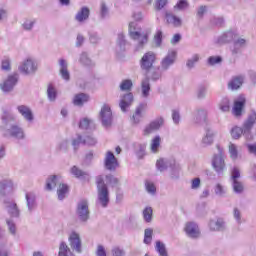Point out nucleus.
<instances>
[{
  "label": "nucleus",
  "instance_id": "6",
  "mask_svg": "<svg viewBox=\"0 0 256 256\" xmlns=\"http://www.w3.org/2000/svg\"><path fill=\"white\" fill-rule=\"evenodd\" d=\"M76 215L81 223H87V221H89L91 212L89 211V202L86 199H82L78 202Z\"/></svg>",
  "mask_w": 256,
  "mask_h": 256
},
{
  "label": "nucleus",
  "instance_id": "12",
  "mask_svg": "<svg viewBox=\"0 0 256 256\" xmlns=\"http://www.w3.org/2000/svg\"><path fill=\"white\" fill-rule=\"evenodd\" d=\"M256 121V111L251 110V112L248 115L247 120L244 123V137L246 139H253V136H251V129H253V125H255Z\"/></svg>",
  "mask_w": 256,
  "mask_h": 256
},
{
  "label": "nucleus",
  "instance_id": "13",
  "mask_svg": "<svg viewBox=\"0 0 256 256\" xmlns=\"http://www.w3.org/2000/svg\"><path fill=\"white\" fill-rule=\"evenodd\" d=\"M104 166L107 171H116L119 167V160L115 157V154L111 151H107L104 158Z\"/></svg>",
  "mask_w": 256,
  "mask_h": 256
},
{
  "label": "nucleus",
  "instance_id": "48",
  "mask_svg": "<svg viewBox=\"0 0 256 256\" xmlns=\"http://www.w3.org/2000/svg\"><path fill=\"white\" fill-rule=\"evenodd\" d=\"M214 193L218 197H225V195H227V188L221 184H216L214 187Z\"/></svg>",
  "mask_w": 256,
  "mask_h": 256
},
{
  "label": "nucleus",
  "instance_id": "60",
  "mask_svg": "<svg viewBox=\"0 0 256 256\" xmlns=\"http://www.w3.org/2000/svg\"><path fill=\"white\" fill-rule=\"evenodd\" d=\"M145 187L147 193H150V195H155V193L157 192V188L155 187V184H153L152 182L147 181L145 183Z\"/></svg>",
  "mask_w": 256,
  "mask_h": 256
},
{
  "label": "nucleus",
  "instance_id": "58",
  "mask_svg": "<svg viewBox=\"0 0 256 256\" xmlns=\"http://www.w3.org/2000/svg\"><path fill=\"white\" fill-rule=\"evenodd\" d=\"M239 179H241V172L239 168L234 167L231 171L230 181H239Z\"/></svg>",
  "mask_w": 256,
  "mask_h": 256
},
{
  "label": "nucleus",
  "instance_id": "35",
  "mask_svg": "<svg viewBox=\"0 0 256 256\" xmlns=\"http://www.w3.org/2000/svg\"><path fill=\"white\" fill-rule=\"evenodd\" d=\"M58 256H75V254H73L67 243L61 242L59 245Z\"/></svg>",
  "mask_w": 256,
  "mask_h": 256
},
{
  "label": "nucleus",
  "instance_id": "26",
  "mask_svg": "<svg viewBox=\"0 0 256 256\" xmlns=\"http://www.w3.org/2000/svg\"><path fill=\"white\" fill-rule=\"evenodd\" d=\"M59 73L62 79L64 81H69L71 79V74L69 73V65L67 64V61L65 59H60L59 60Z\"/></svg>",
  "mask_w": 256,
  "mask_h": 256
},
{
  "label": "nucleus",
  "instance_id": "29",
  "mask_svg": "<svg viewBox=\"0 0 256 256\" xmlns=\"http://www.w3.org/2000/svg\"><path fill=\"white\" fill-rule=\"evenodd\" d=\"M215 139V132L211 129H207L205 135L202 138L201 145L202 147H209Z\"/></svg>",
  "mask_w": 256,
  "mask_h": 256
},
{
  "label": "nucleus",
  "instance_id": "39",
  "mask_svg": "<svg viewBox=\"0 0 256 256\" xmlns=\"http://www.w3.org/2000/svg\"><path fill=\"white\" fill-rule=\"evenodd\" d=\"M67 193H69V186L67 184H59L57 195L59 201H63L67 197Z\"/></svg>",
  "mask_w": 256,
  "mask_h": 256
},
{
  "label": "nucleus",
  "instance_id": "5",
  "mask_svg": "<svg viewBox=\"0 0 256 256\" xmlns=\"http://www.w3.org/2000/svg\"><path fill=\"white\" fill-rule=\"evenodd\" d=\"M39 69V63L33 58H27L21 62L18 70L22 75H35Z\"/></svg>",
  "mask_w": 256,
  "mask_h": 256
},
{
  "label": "nucleus",
  "instance_id": "15",
  "mask_svg": "<svg viewBox=\"0 0 256 256\" xmlns=\"http://www.w3.org/2000/svg\"><path fill=\"white\" fill-rule=\"evenodd\" d=\"M17 81H19V77L17 76V74L10 75L3 83L0 84V89L4 93H10V91L15 89Z\"/></svg>",
  "mask_w": 256,
  "mask_h": 256
},
{
  "label": "nucleus",
  "instance_id": "61",
  "mask_svg": "<svg viewBox=\"0 0 256 256\" xmlns=\"http://www.w3.org/2000/svg\"><path fill=\"white\" fill-rule=\"evenodd\" d=\"M223 61V58L221 56H210L208 58V65H218V63H221Z\"/></svg>",
  "mask_w": 256,
  "mask_h": 256
},
{
  "label": "nucleus",
  "instance_id": "44",
  "mask_svg": "<svg viewBox=\"0 0 256 256\" xmlns=\"http://www.w3.org/2000/svg\"><path fill=\"white\" fill-rule=\"evenodd\" d=\"M153 241V229L147 228L144 230V240L143 243L145 245H151V242Z\"/></svg>",
  "mask_w": 256,
  "mask_h": 256
},
{
  "label": "nucleus",
  "instance_id": "20",
  "mask_svg": "<svg viewBox=\"0 0 256 256\" xmlns=\"http://www.w3.org/2000/svg\"><path fill=\"white\" fill-rule=\"evenodd\" d=\"M185 233L191 239H197L201 235V231L199 230V225L195 222H188L185 226Z\"/></svg>",
  "mask_w": 256,
  "mask_h": 256
},
{
  "label": "nucleus",
  "instance_id": "30",
  "mask_svg": "<svg viewBox=\"0 0 256 256\" xmlns=\"http://www.w3.org/2000/svg\"><path fill=\"white\" fill-rule=\"evenodd\" d=\"M237 39V34L233 31L225 32L218 38V43H231V41H235Z\"/></svg>",
  "mask_w": 256,
  "mask_h": 256
},
{
  "label": "nucleus",
  "instance_id": "31",
  "mask_svg": "<svg viewBox=\"0 0 256 256\" xmlns=\"http://www.w3.org/2000/svg\"><path fill=\"white\" fill-rule=\"evenodd\" d=\"M88 101H89V95L85 93L76 94L73 99V103L77 107H83V105H85V103H87Z\"/></svg>",
  "mask_w": 256,
  "mask_h": 256
},
{
  "label": "nucleus",
  "instance_id": "64",
  "mask_svg": "<svg viewBox=\"0 0 256 256\" xmlns=\"http://www.w3.org/2000/svg\"><path fill=\"white\" fill-rule=\"evenodd\" d=\"M112 256H125V250L116 246L112 249Z\"/></svg>",
  "mask_w": 256,
  "mask_h": 256
},
{
  "label": "nucleus",
  "instance_id": "56",
  "mask_svg": "<svg viewBox=\"0 0 256 256\" xmlns=\"http://www.w3.org/2000/svg\"><path fill=\"white\" fill-rule=\"evenodd\" d=\"M132 87H133V81L131 80H123L120 84V89L122 91H131Z\"/></svg>",
  "mask_w": 256,
  "mask_h": 256
},
{
  "label": "nucleus",
  "instance_id": "59",
  "mask_svg": "<svg viewBox=\"0 0 256 256\" xmlns=\"http://www.w3.org/2000/svg\"><path fill=\"white\" fill-rule=\"evenodd\" d=\"M229 153L231 159L235 160L237 157H239V152L237 151V146L235 144L229 145Z\"/></svg>",
  "mask_w": 256,
  "mask_h": 256
},
{
  "label": "nucleus",
  "instance_id": "45",
  "mask_svg": "<svg viewBox=\"0 0 256 256\" xmlns=\"http://www.w3.org/2000/svg\"><path fill=\"white\" fill-rule=\"evenodd\" d=\"M125 45H127V40H125V34L119 33L117 38L118 51H125Z\"/></svg>",
  "mask_w": 256,
  "mask_h": 256
},
{
  "label": "nucleus",
  "instance_id": "7",
  "mask_svg": "<svg viewBox=\"0 0 256 256\" xmlns=\"http://www.w3.org/2000/svg\"><path fill=\"white\" fill-rule=\"evenodd\" d=\"M218 154H215L212 159V167L216 173L221 174L225 171V158L223 157V150L218 148Z\"/></svg>",
  "mask_w": 256,
  "mask_h": 256
},
{
  "label": "nucleus",
  "instance_id": "10",
  "mask_svg": "<svg viewBox=\"0 0 256 256\" xmlns=\"http://www.w3.org/2000/svg\"><path fill=\"white\" fill-rule=\"evenodd\" d=\"M69 245L75 253L83 252V243L81 242V236L77 232H72L68 237Z\"/></svg>",
  "mask_w": 256,
  "mask_h": 256
},
{
  "label": "nucleus",
  "instance_id": "28",
  "mask_svg": "<svg viewBox=\"0 0 256 256\" xmlns=\"http://www.w3.org/2000/svg\"><path fill=\"white\" fill-rule=\"evenodd\" d=\"M147 109V103H140L136 108L135 114L132 116L133 122L136 124L141 123V119H143V112Z\"/></svg>",
  "mask_w": 256,
  "mask_h": 256
},
{
  "label": "nucleus",
  "instance_id": "16",
  "mask_svg": "<svg viewBox=\"0 0 256 256\" xmlns=\"http://www.w3.org/2000/svg\"><path fill=\"white\" fill-rule=\"evenodd\" d=\"M163 123H165V120H163L162 117L156 118L152 122H150L143 130V135H151V133H155V131H159L161 129Z\"/></svg>",
  "mask_w": 256,
  "mask_h": 256
},
{
  "label": "nucleus",
  "instance_id": "52",
  "mask_svg": "<svg viewBox=\"0 0 256 256\" xmlns=\"http://www.w3.org/2000/svg\"><path fill=\"white\" fill-rule=\"evenodd\" d=\"M109 17V8L104 2L100 5V19H107Z\"/></svg>",
  "mask_w": 256,
  "mask_h": 256
},
{
  "label": "nucleus",
  "instance_id": "32",
  "mask_svg": "<svg viewBox=\"0 0 256 256\" xmlns=\"http://www.w3.org/2000/svg\"><path fill=\"white\" fill-rule=\"evenodd\" d=\"M247 45V40L244 38H235L234 39V48L232 49L233 55H237L242 49V47H245Z\"/></svg>",
  "mask_w": 256,
  "mask_h": 256
},
{
  "label": "nucleus",
  "instance_id": "27",
  "mask_svg": "<svg viewBox=\"0 0 256 256\" xmlns=\"http://www.w3.org/2000/svg\"><path fill=\"white\" fill-rule=\"evenodd\" d=\"M89 15H91V10H89L88 7L84 6L76 13L75 20L78 23H84V21H87V19H89Z\"/></svg>",
  "mask_w": 256,
  "mask_h": 256
},
{
  "label": "nucleus",
  "instance_id": "19",
  "mask_svg": "<svg viewBox=\"0 0 256 256\" xmlns=\"http://www.w3.org/2000/svg\"><path fill=\"white\" fill-rule=\"evenodd\" d=\"M25 199L28 213H33L37 209V195L35 192H26Z\"/></svg>",
  "mask_w": 256,
  "mask_h": 256
},
{
  "label": "nucleus",
  "instance_id": "46",
  "mask_svg": "<svg viewBox=\"0 0 256 256\" xmlns=\"http://www.w3.org/2000/svg\"><path fill=\"white\" fill-rule=\"evenodd\" d=\"M143 219L146 223H151V221H153V208L146 207L143 210Z\"/></svg>",
  "mask_w": 256,
  "mask_h": 256
},
{
  "label": "nucleus",
  "instance_id": "62",
  "mask_svg": "<svg viewBox=\"0 0 256 256\" xmlns=\"http://www.w3.org/2000/svg\"><path fill=\"white\" fill-rule=\"evenodd\" d=\"M89 40L90 43L96 45V43H99L101 41V36H99V34L96 32H92L89 35Z\"/></svg>",
  "mask_w": 256,
  "mask_h": 256
},
{
  "label": "nucleus",
  "instance_id": "4",
  "mask_svg": "<svg viewBox=\"0 0 256 256\" xmlns=\"http://www.w3.org/2000/svg\"><path fill=\"white\" fill-rule=\"evenodd\" d=\"M156 167L158 171H167V169H170V177L171 179H178L179 173H181V165L175 161V159H165L160 158L156 162Z\"/></svg>",
  "mask_w": 256,
  "mask_h": 256
},
{
  "label": "nucleus",
  "instance_id": "57",
  "mask_svg": "<svg viewBox=\"0 0 256 256\" xmlns=\"http://www.w3.org/2000/svg\"><path fill=\"white\" fill-rule=\"evenodd\" d=\"M233 217L238 225H241V223H243V221L241 220L243 216L241 215V210H239V208L235 207L233 209Z\"/></svg>",
  "mask_w": 256,
  "mask_h": 256
},
{
  "label": "nucleus",
  "instance_id": "49",
  "mask_svg": "<svg viewBox=\"0 0 256 256\" xmlns=\"http://www.w3.org/2000/svg\"><path fill=\"white\" fill-rule=\"evenodd\" d=\"M199 59H200L199 54L192 55V57L189 58L186 63V66L188 67V69H193V67H195V65L199 63Z\"/></svg>",
  "mask_w": 256,
  "mask_h": 256
},
{
  "label": "nucleus",
  "instance_id": "9",
  "mask_svg": "<svg viewBox=\"0 0 256 256\" xmlns=\"http://www.w3.org/2000/svg\"><path fill=\"white\" fill-rule=\"evenodd\" d=\"M155 59L156 56L154 52H146L140 60V67L142 71H150L151 67H153V64L155 63Z\"/></svg>",
  "mask_w": 256,
  "mask_h": 256
},
{
  "label": "nucleus",
  "instance_id": "22",
  "mask_svg": "<svg viewBox=\"0 0 256 256\" xmlns=\"http://www.w3.org/2000/svg\"><path fill=\"white\" fill-rule=\"evenodd\" d=\"M133 105V93L129 92L120 96L119 107L123 113H127V109Z\"/></svg>",
  "mask_w": 256,
  "mask_h": 256
},
{
  "label": "nucleus",
  "instance_id": "55",
  "mask_svg": "<svg viewBox=\"0 0 256 256\" xmlns=\"http://www.w3.org/2000/svg\"><path fill=\"white\" fill-rule=\"evenodd\" d=\"M91 125H94V123H93V120H91L89 118H84V119L80 120V123H79L80 129H89V127H91Z\"/></svg>",
  "mask_w": 256,
  "mask_h": 256
},
{
  "label": "nucleus",
  "instance_id": "40",
  "mask_svg": "<svg viewBox=\"0 0 256 256\" xmlns=\"http://www.w3.org/2000/svg\"><path fill=\"white\" fill-rule=\"evenodd\" d=\"M141 89H142V97L144 98L149 97V92L151 91V84L149 83V78H145L144 80H142Z\"/></svg>",
  "mask_w": 256,
  "mask_h": 256
},
{
  "label": "nucleus",
  "instance_id": "17",
  "mask_svg": "<svg viewBox=\"0 0 256 256\" xmlns=\"http://www.w3.org/2000/svg\"><path fill=\"white\" fill-rule=\"evenodd\" d=\"M210 231L223 232L227 230V223L223 218L212 219L208 223Z\"/></svg>",
  "mask_w": 256,
  "mask_h": 256
},
{
  "label": "nucleus",
  "instance_id": "14",
  "mask_svg": "<svg viewBox=\"0 0 256 256\" xmlns=\"http://www.w3.org/2000/svg\"><path fill=\"white\" fill-rule=\"evenodd\" d=\"M175 61H177V51L170 50L168 54L161 61V69L162 71H167L169 67L175 65Z\"/></svg>",
  "mask_w": 256,
  "mask_h": 256
},
{
  "label": "nucleus",
  "instance_id": "23",
  "mask_svg": "<svg viewBox=\"0 0 256 256\" xmlns=\"http://www.w3.org/2000/svg\"><path fill=\"white\" fill-rule=\"evenodd\" d=\"M17 111L22 115V117L25 119V121H28V123H32V121L35 119V116L33 115V110L27 105H19L17 106Z\"/></svg>",
  "mask_w": 256,
  "mask_h": 256
},
{
  "label": "nucleus",
  "instance_id": "54",
  "mask_svg": "<svg viewBox=\"0 0 256 256\" xmlns=\"http://www.w3.org/2000/svg\"><path fill=\"white\" fill-rule=\"evenodd\" d=\"M230 102L229 98H223L222 101L219 104V109L223 111V113H227L230 109Z\"/></svg>",
  "mask_w": 256,
  "mask_h": 256
},
{
  "label": "nucleus",
  "instance_id": "8",
  "mask_svg": "<svg viewBox=\"0 0 256 256\" xmlns=\"http://www.w3.org/2000/svg\"><path fill=\"white\" fill-rule=\"evenodd\" d=\"M207 109L205 108H196L192 112V122L195 125H205L207 123Z\"/></svg>",
  "mask_w": 256,
  "mask_h": 256
},
{
  "label": "nucleus",
  "instance_id": "21",
  "mask_svg": "<svg viewBox=\"0 0 256 256\" xmlns=\"http://www.w3.org/2000/svg\"><path fill=\"white\" fill-rule=\"evenodd\" d=\"M5 209L8 211L9 215L11 217H15L16 219L20 217L21 210H19V206H17V203L13 200H6L4 202Z\"/></svg>",
  "mask_w": 256,
  "mask_h": 256
},
{
  "label": "nucleus",
  "instance_id": "51",
  "mask_svg": "<svg viewBox=\"0 0 256 256\" xmlns=\"http://www.w3.org/2000/svg\"><path fill=\"white\" fill-rule=\"evenodd\" d=\"M79 61L80 63H82V65H86V67H91V65H93V62L91 61L90 57L87 55L86 52H83L80 55Z\"/></svg>",
  "mask_w": 256,
  "mask_h": 256
},
{
  "label": "nucleus",
  "instance_id": "47",
  "mask_svg": "<svg viewBox=\"0 0 256 256\" xmlns=\"http://www.w3.org/2000/svg\"><path fill=\"white\" fill-rule=\"evenodd\" d=\"M47 95L49 101H55L57 99V89H55V86H53V84L48 85Z\"/></svg>",
  "mask_w": 256,
  "mask_h": 256
},
{
  "label": "nucleus",
  "instance_id": "18",
  "mask_svg": "<svg viewBox=\"0 0 256 256\" xmlns=\"http://www.w3.org/2000/svg\"><path fill=\"white\" fill-rule=\"evenodd\" d=\"M81 144L89 146L97 145V139H95L93 136H86L83 139V136L78 134L77 138L72 141V145L74 149H77Z\"/></svg>",
  "mask_w": 256,
  "mask_h": 256
},
{
  "label": "nucleus",
  "instance_id": "43",
  "mask_svg": "<svg viewBox=\"0 0 256 256\" xmlns=\"http://www.w3.org/2000/svg\"><path fill=\"white\" fill-rule=\"evenodd\" d=\"M241 135H245V126L243 128L235 126L231 129V136L233 139H239Z\"/></svg>",
  "mask_w": 256,
  "mask_h": 256
},
{
  "label": "nucleus",
  "instance_id": "36",
  "mask_svg": "<svg viewBox=\"0 0 256 256\" xmlns=\"http://www.w3.org/2000/svg\"><path fill=\"white\" fill-rule=\"evenodd\" d=\"M13 189V182L11 180H3L0 182V195H5Z\"/></svg>",
  "mask_w": 256,
  "mask_h": 256
},
{
  "label": "nucleus",
  "instance_id": "41",
  "mask_svg": "<svg viewBox=\"0 0 256 256\" xmlns=\"http://www.w3.org/2000/svg\"><path fill=\"white\" fill-rule=\"evenodd\" d=\"M167 23L174 25V27H181V19L171 13H166Z\"/></svg>",
  "mask_w": 256,
  "mask_h": 256
},
{
  "label": "nucleus",
  "instance_id": "34",
  "mask_svg": "<svg viewBox=\"0 0 256 256\" xmlns=\"http://www.w3.org/2000/svg\"><path fill=\"white\" fill-rule=\"evenodd\" d=\"M230 182H231L233 193H235L236 195H241V193L245 191V186L243 185L241 180H233Z\"/></svg>",
  "mask_w": 256,
  "mask_h": 256
},
{
  "label": "nucleus",
  "instance_id": "33",
  "mask_svg": "<svg viewBox=\"0 0 256 256\" xmlns=\"http://www.w3.org/2000/svg\"><path fill=\"white\" fill-rule=\"evenodd\" d=\"M57 183H59V176L53 175L49 176L46 180V191H53L55 187H57Z\"/></svg>",
  "mask_w": 256,
  "mask_h": 256
},
{
  "label": "nucleus",
  "instance_id": "11",
  "mask_svg": "<svg viewBox=\"0 0 256 256\" xmlns=\"http://www.w3.org/2000/svg\"><path fill=\"white\" fill-rule=\"evenodd\" d=\"M100 119L103 127H111L113 123V112H111V107L104 105L101 108Z\"/></svg>",
  "mask_w": 256,
  "mask_h": 256
},
{
  "label": "nucleus",
  "instance_id": "25",
  "mask_svg": "<svg viewBox=\"0 0 256 256\" xmlns=\"http://www.w3.org/2000/svg\"><path fill=\"white\" fill-rule=\"evenodd\" d=\"M244 81H245V76L243 75L234 76L228 82V89H230L231 91H237V89L241 88V85H243Z\"/></svg>",
  "mask_w": 256,
  "mask_h": 256
},
{
  "label": "nucleus",
  "instance_id": "2",
  "mask_svg": "<svg viewBox=\"0 0 256 256\" xmlns=\"http://www.w3.org/2000/svg\"><path fill=\"white\" fill-rule=\"evenodd\" d=\"M130 38L135 41V51H142L145 45L149 43V33L137 29L136 22L129 23Z\"/></svg>",
  "mask_w": 256,
  "mask_h": 256
},
{
  "label": "nucleus",
  "instance_id": "50",
  "mask_svg": "<svg viewBox=\"0 0 256 256\" xmlns=\"http://www.w3.org/2000/svg\"><path fill=\"white\" fill-rule=\"evenodd\" d=\"M105 179L108 183V185H110L111 187H118L119 186V178L111 175V174H108L105 176Z\"/></svg>",
  "mask_w": 256,
  "mask_h": 256
},
{
  "label": "nucleus",
  "instance_id": "53",
  "mask_svg": "<svg viewBox=\"0 0 256 256\" xmlns=\"http://www.w3.org/2000/svg\"><path fill=\"white\" fill-rule=\"evenodd\" d=\"M154 43L157 47H161V44L163 43V31L157 30L154 35Z\"/></svg>",
  "mask_w": 256,
  "mask_h": 256
},
{
  "label": "nucleus",
  "instance_id": "37",
  "mask_svg": "<svg viewBox=\"0 0 256 256\" xmlns=\"http://www.w3.org/2000/svg\"><path fill=\"white\" fill-rule=\"evenodd\" d=\"M71 173L77 179H89V173L84 172L83 170L79 169L77 166H73L71 168Z\"/></svg>",
  "mask_w": 256,
  "mask_h": 256
},
{
  "label": "nucleus",
  "instance_id": "3",
  "mask_svg": "<svg viewBox=\"0 0 256 256\" xmlns=\"http://www.w3.org/2000/svg\"><path fill=\"white\" fill-rule=\"evenodd\" d=\"M96 187H97V205L103 207L104 209L109 206V188L105 184V176L99 175L96 177Z\"/></svg>",
  "mask_w": 256,
  "mask_h": 256
},
{
  "label": "nucleus",
  "instance_id": "63",
  "mask_svg": "<svg viewBox=\"0 0 256 256\" xmlns=\"http://www.w3.org/2000/svg\"><path fill=\"white\" fill-rule=\"evenodd\" d=\"M35 25V20H26L23 24L22 27L25 31H31Z\"/></svg>",
  "mask_w": 256,
  "mask_h": 256
},
{
  "label": "nucleus",
  "instance_id": "24",
  "mask_svg": "<svg viewBox=\"0 0 256 256\" xmlns=\"http://www.w3.org/2000/svg\"><path fill=\"white\" fill-rule=\"evenodd\" d=\"M245 97L240 96L236 101H234V107L232 109V113L234 117H241L243 115V107H245Z\"/></svg>",
  "mask_w": 256,
  "mask_h": 256
},
{
  "label": "nucleus",
  "instance_id": "42",
  "mask_svg": "<svg viewBox=\"0 0 256 256\" xmlns=\"http://www.w3.org/2000/svg\"><path fill=\"white\" fill-rule=\"evenodd\" d=\"M155 249L157 253H159V256H169L167 253V247L165 246V243L161 241H156Z\"/></svg>",
  "mask_w": 256,
  "mask_h": 256
},
{
  "label": "nucleus",
  "instance_id": "38",
  "mask_svg": "<svg viewBox=\"0 0 256 256\" xmlns=\"http://www.w3.org/2000/svg\"><path fill=\"white\" fill-rule=\"evenodd\" d=\"M159 147H161V136L156 135L150 143V151L152 153H159Z\"/></svg>",
  "mask_w": 256,
  "mask_h": 256
},
{
  "label": "nucleus",
  "instance_id": "1",
  "mask_svg": "<svg viewBox=\"0 0 256 256\" xmlns=\"http://www.w3.org/2000/svg\"><path fill=\"white\" fill-rule=\"evenodd\" d=\"M1 130L5 137H11L18 141L25 139V131L19 125L15 124V116L9 111H4L2 114Z\"/></svg>",
  "mask_w": 256,
  "mask_h": 256
}]
</instances>
